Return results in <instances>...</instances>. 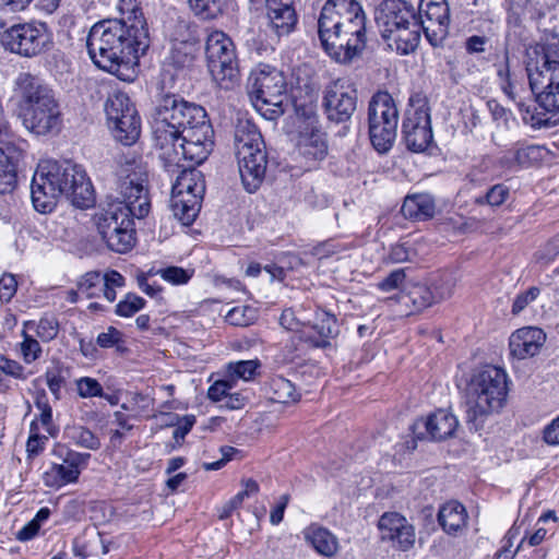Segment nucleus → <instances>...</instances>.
I'll return each mask as SVG.
<instances>
[{"label": "nucleus", "instance_id": "nucleus-1", "mask_svg": "<svg viewBox=\"0 0 559 559\" xmlns=\"http://www.w3.org/2000/svg\"><path fill=\"white\" fill-rule=\"evenodd\" d=\"M86 46L99 69L128 80L150 46L148 29L138 23L128 25L123 20H103L91 28Z\"/></svg>", "mask_w": 559, "mask_h": 559}, {"label": "nucleus", "instance_id": "nucleus-2", "mask_svg": "<svg viewBox=\"0 0 559 559\" xmlns=\"http://www.w3.org/2000/svg\"><path fill=\"white\" fill-rule=\"evenodd\" d=\"M367 16L357 0H326L318 17V34L326 53L341 63L359 57L367 46Z\"/></svg>", "mask_w": 559, "mask_h": 559}, {"label": "nucleus", "instance_id": "nucleus-3", "mask_svg": "<svg viewBox=\"0 0 559 559\" xmlns=\"http://www.w3.org/2000/svg\"><path fill=\"white\" fill-rule=\"evenodd\" d=\"M62 194L79 209L94 203V189L82 166L71 160L41 162L31 186L34 207L40 213H49Z\"/></svg>", "mask_w": 559, "mask_h": 559}, {"label": "nucleus", "instance_id": "nucleus-4", "mask_svg": "<svg viewBox=\"0 0 559 559\" xmlns=\"http://www.w3.org/2000/svg\"><path fill=\"white\" fill-rule=\"evenodd\" d=\"M509 377L504 369L486 365L475 371L466 386L465 421L469 430L483 428L487 418L507 404Z\"/></svg>", "mask_w": 559, "mask_h": 559}, {"label": "nucleus", "instance_id": "nucleus-5", "mask_svg": "<svg viewBox=\"0 0 559 559\" xmlns=\"http://www.w3.org/2000/svg\"><path fill=\"white\" fill-rule=\"evenodd\" d=\"M234 148L245 189L255 192L264 180L267 156L261 133L250 123L239 124L235 131Z\"/></svg>", "mask_w": 559, "mask_h": 559}, {"label": "nucleus", "instance_id": "nucleus-6", "mask_svg": "<svg viewBox=\"0 0 559 559\" xmlns=\"http://www.w3.org/2000/svg\"><path fill=\"white\" fill-rule=\"evenodd\" d=\"M117 191L121 200L130 206L135 218H144L151 210L148 193L150 171L142 157L127 155L117 170Z\"/></svg>", "mask_w": 559, "mask_h": 559}, {"label": "nucleus", "instance_id": "nucleus-7", "mask_svg": "<svg viewBox=\"0 0 559 559\" xmlns=\"http://www.w3.org/2000/svg\"><path fill=\"white\" fill-rule=\"evenodd\" d=\"M133 212L123 202H110L96 215V226L107 247L118 253L130 251L135 242Z\"/></svg>", "mask_w": 559, "mask_h": 559}, {"label": "nucleus", "instance_id": "nucleus-8", "mask_svg": "<svg viewBox=\"0 0 559 559\" xmlns=\"http://www.w3.org/2000/svg\"><path fill=\"white\" fill-rule=\"evenodd\" d=\"M206 117L204 107H154L151 126L154 146L160 154L175 157L174 141L180 135L188 119Z\"/></svg>", "mask_w": 559, "mask_h": 559}, {"label": "nucleus", "instance_id": "nucleus-9", "mask_svg": "<svg viewBox=\"0 0 559 559\" xmlns=\"http://www.w3.org/2000/svg\"><path fill=\"white\" fill-rule=\"evenodd\" d=\"M559 64L556 51H550L543 45H536L526 50V71L532 92L538 105L554 104L559 93V83L555 82V72Z\"/></svg>", "mask_w": 559, "mask_h": 559}, {"label": "nucleus", "instance_id": "nucleus-10", "mask_svg": "<svg viewBox=\"0 0 559 559\" xmlns=\"http://www.w3.org/2000/svg\"><path fill=\"white\" fill-rule=\"evenodd\" d=\"M0 41L11 52L35 57L51 49L52 33L44 22L15 24L0 34Z\"/></svg>", "mask_w": 559, "mask_h": 559}, {"label": "nucleus", "instance_id": "nucleus-11", "mask_svg": "<svg viewBox=\"0 0 559 559\" xmlns=\"http://www.w3.org/2000/svg\"><path fill=\"white\" fill-rule=\"evenodd\" d=\"M207 67L213 80L223 88H233L239 80L235 47L221 31H213L206 38Z\"/></svg>", "mask_w": 559, "mask_h": 559}, {"label": "nucleus", "instance_id": "nucleus-12", "mask_svg": "<svg viewBox=\"0 0 559 559\" xmlns=\"http://www.w3.org/2000/svg\"><path fill=\"white\" fill-rule=\"evenodd\" d=\"M246 87L251 103L283 105L287 81L282 70L261 62L250 71Z\"/></svg>", "mask_w": 559, "mask_h": 559}, {"label": "nucleus", "instance_id": "nucleus-13", "mask_svg": "<svg viewBox=\"0 0 559 559\" xmlns=\"http://www.w3.org/2000/svg\"><path fill=\"white\" fill-rule=\"evenodd\" d=\"M397 107H369V138L378 153L385 154L393 147L397 135Z\"/></svg>", "mask_w": 559, "mask_h": 559}, {"label": "nucleus", "instance_id": "nucleus-14", "mask_svg": "<svg viewBox=\"0 0 559 559\" xmlns=\"http://www.w3.org/2000/svg\"><path fill=\"white\" fill-rule=\"evenodd\" d=\"M419 20L421 29L433 47L445 39L450 24V9L447 0H420Z\"/></svg>", "mask_w": 559, "mask_h": 559}, {"label": "nucleus", "instance_id": "nucleus-15", "mask_svg": "<svg viewBox=\"0 0 559 559\" xmlns=\"http://www.w3.org/2000/svg\"><path fill=\"white\" fill-rule=\"evenodd\" d=\"M402 134L409 151L420 153L428 148L433 140L428 107H409L406 110Z\"/></svg>", "mask_w": 559, "mask_h": 559}, {"label": "nucleus", "instance_id": "nucleus-16", "mask_svg": "<svg viewBox=\"0 0 559 559\" xmlns=\"http://www.w3.org/2000/svg\"><path fill=\"white\" fill-rule=\"evenodd\" d=\"M459 426L457 418L445 409H438L427 418H419L412 425L417 440L442 441L452 437Z\"/></svg>", "mask_w": 559, "mask_h": 559}, {"label": "nucleus", "instance_id": "nucleus-17", "mask_svg": "<svg viewBox=\"0 0 559 559\" xmlns=\"http://www.w3.org/2000/svg\"><path fill=\"white\" fill-rule=\"evenodd\" d=\"M109 128L124 145H132L141 134V118L135 107H105Z\"/></svg>", "mask_w": 559, "mask_h": 559}, {"label": "nucleus", "instance_id": "nucleus-18", "mask_svg": "<svg viewBox=\"0 0 559 559\" xmlns=\"http://www.w3.org/2000/svg\"><path fill=\"white\" fill-rule=\"evenodd\" d=\"M416 19L415 9L404 0L382 1L376 16L382 36L393 33L402 26L414 24Z\"/></svg>", "mask_w": 559, "mask_h": 559}, {"label": "nucleus", "instance_id": "nucleus-19", "mask_svg": "<svg viewBox=\"0 0 559 559\" xmlns=\"http://www.w3.org/2000/svg\"><path fill=\"white\" fill-rule=\"evenodd\" d=\"M378 526L381 538L392 542L400 550L406 551L414 546L415 528L403 515L395 512L384 513Z\"/></svg>", "mask_w": 559, "mask_h": 559}, {"label": "nucleus", "instance_id": "nucleus-20", "mask_svg": "<svg viewBox=\"0 0 559 559\" xmlns=\"http://www.w3.org/2000/svg\"><path fill=\"white\" fill-rule=\"evenodd\" d=\"M17 116L23 126L37 135L60 130L61 114L58 107H20Z\"/></svg>", "mask_w": 559, "mask_h": 559}, {"label": "nucleus", "instance_id": "nucleus-21", "mask_svg": "<svg viewBox=\"0 0 559 559\" xmlns=\"http://www.w3.org/2000/svg\"><path fill=\"white\" fill-rule=\"evenodd\" d=\"M14 96L25 105H51L58 102L52 88L39 78L28 73H22L17 78Z\"/></svg>", "mask_w": 559, "mask_h": 559}, {"label": "nucleus", "instance_id": "nucleus-22", "mask_svg": "<svg viewBox=\"0 0 559 559\" xmlns=\"http://www.w3.org/2000/svg\"><path fill=\"white\" fill-rule=\"evenodd\" d=\"M546 341V334L539 328L526 326L511 334L509 348L512 357L526 359L537 355Z\"/></svg>", "mask_w": 559, "mask_h": 559}, {"label": "nucleus", "instance_id": "nucleus-23", "mask_svg": "<svg viewBox=\"0 0 559 559\" xmlns=\"http://www.w3.org/2000/svg\"><path fill=\"white\" fill-rule=\"evenodd\" d=\"M174 153L176 156L167 157L164 154L158 153L159 158L164 160L166 167H182V160H189L194 164L203 163L210 153L213 150L214 143H199L193 141H186V139L181 135L176 136V141H174Z\"/></svg>", "mask_w": 559, "mask_h": 559}, {"label": "nucleus", "instance_id": "nucleus-24", "mask_svg": "<svg viewBox=\"0 0 559 559\" xmlns=\"http://www.w3.org/2000/svg\"><path fill=\"white\" fill-rule=\"evenodd\" d=\"M317 114L313 107H287L284 119V131L295 141L296 138L318 128Z\"/></svg>", "mask_w": 559, "mask_h": 559}, {"label": "nucleus", "instance_id": "nucleus-25", "mask_svg": "<svg viewBox=\"0 0 559 559\" xmlns=\"http://www.w3.org/2000/svg\"><path fill=\"white\" fill-rule=\"evenodd\" d=\"M420 23L414 20V24L405 25L395 32L382 36L391 49H395L400 55H409L416 50L420 41Z\"/></svg>", "mask_w": 559, "mask_h": 559}, {"label": "nucleus", "instance_id": "nucleus-26", "mask_svg": "<svg viewBox=\"0 0 559 559\" xmlns=\"http://www.w3.org/2000/svg\"><path fill=\"white\" fill-rule=\"evenodd\" d=\"M450 285L444 290L432 293L430 286L424 284H416L412 286L408 292L400 295L399 300L404 305L412 304L414 310L420 311L431 305L449 298Z\"/></svg>", "mask_w": 559, "mask_h": 559}, {"label": "nucleus", "instance_id": "nucleus-27", "mask_svg": "<svg viewBox=\"0 0 559 559\" xmlns=\"http://www.w3.org/2000/svg\"><path fill=\"white\" fill-rule=\"evenodd\" d=\"M401 212L407 219L427 221L436 214V202L429 193H415L405 198Z\"/></svg>", "mask_w": 559, "mask_h": 559}, {"label": "nucleus", "instance_id": "nucleus-28", "mask_svg": "<svg viewBox=\"0 0 559 559\" xmlns=\"http://www.w3.org/2000/svg\"><path fill=\"white\" fill-rule=\"evenodd\" d=\"M438 522L443 531L450 535H457L467 525L465 507L457 501L444 503L438 512Z\"/></svg>", "mask_w": 559, "mask_h": 559}, {"label": "nucleus", "instance_id": "nucleus-29", "mask_svg": "<svg viewBox=\"0 0 559 559\" xmlns=\"http://www.w3.org/2000/svg\"><path fill=\"white\" fill-rule=\"evenodd\" d=\"M204 192L205 181L203 174L195 168L182 169L173 185L171 190V193L182 197L191 195L194 199H203Z\"/></svg>", "mask_w": 559, "mask_h": 559}, {"label": "nucleus", "instance_id": "nucleus-30", "mask_svg": "<svg viewBox=\"0 0 559 559\" xmlns=\"http://www.w3.org/2000/svg\"><path fill=\"white\" fill-rule=\"evenodd\" d=\"M295 142L299 154L307 160H321L328 154V144L319 128L296 138Z\"/></svg>", "mask_w": 559, "mask_h": 559}, {"label": "nucleus", "instance_id": "nucleus-31", "mask_svg": "<svg viewBox=\"0 0 559 559\" xmlns=\"http://www.w3.org/2000/svg\"><path fill=\"white\" fill-rule=\"evenodd\" d=\"M311 328L317 333V337L312 340V344L316 347L329 346L331 344L330 341L335 338L340 333L335 316L324 310H318L316 312V321Z\"/></svg>", "mask_w": 559, "mask_h": 559}, {"label": "nucleus", "instance_id": "nucleus-32", "mask_svg": "<svg viewBox=\"0 0 559 559\" xmlns=\"http://www.w3.org/2000/svg\"><path fill=\"white\" fill-rule=\"evenodd\" d=\"M305 538L314 550L324 557H332L338 549L337 538L326 528L319 525H310L305 531Z\"/></svg>", "mask_w": 559, "mask_h": 559}, {"label": "nucleus", "instance_id": "nucleus-33", "mask_svg": "<svg viewBox=\"0 0 559 559\" xmlns=\"http://www.w3.org/2000/svg\"><path fill=\"white\" fill-rule=\"evenodd\" d=\"M202 200L191 195L182 197L171 193L170 210L174 217L185 226L191 225L200 212Z\"/></svg>", "mask_w": 559, "mask_h": 559}, {"label": "nucleus", "instance_id": "nucleus-34", "mask_svg": "<svg viewBox=\"0 0 559 559\" xmlns=\"http://www.w3.org/2000/svg\"><path fill=\"white\" fill-rule=\"evenodd\" d=\"M267 26L274 33L277 39L289 35L296 27L298 16L295 9L266 14Z\"/></svg>", "mask_w": 559, "mask_h": 559}, {"label": "nucleus", "instance_id": "nucleus-35", "mask_svg": "<svg viewBox=\"0 0 559 559\" xmlns=\"http://www.w3.org/2000/svg\"><path fill=\"white\" fill-rule=\"evenodd\" d=\"M357 100L355 86L346 81L338 80L328 87L324 105H355Z\"/></svg>", "mask_w": 559, "mask_h": 559}, {"label": "nucleus", "instance_id": "nucleus-36", "mask_svg": "<svg viewBox=\"0 0 559 559\" xmlns=\"http://www.w3.org/2000/svg\"><path fill=\"white\" fill-rule=\"evenodd\" d=\"M555 154L542 145H528L518 148L513 154L514 162L521 167H530L537 163L551 162Z\"/></svg>", "mask_w": 559, "mask_h": 559}, {"label": "nucleus", "instance_id": "nucleus-37", "mask_svg": "<svg viewBox=\"0 0 559 559\" xmlns=\"http://www.w3.org/2000/svg\"><path fill=\"white\" fill-rule=\"evenodd\" d=\"M524 123L534 129L549 128L557 123L556 114L549 107H520Z\"/></svg>", "mask_w": 559, "mask_h": 559}, {"label": "nucleus", "instance_id": "nucleus-38", "mask_svg": "<svg viewBox=\"0 0 559 559\" xmlns=\"http://www.w3.org/2000/svg\"><path fill=\"white\" fill-rule=\"evenodd\" d=\"M202 120L193 123L191 119H188L187 123L181 130L180 135L186 139V141L199 142L201 144L205 143H214L213 141V128L210 121L201 118Z\"/></svg>", "mask_w": 559, "mask_h": 559}, {"label": "nucleus", "instance_id": "nucleus-39", "mask_svg": "<svg viewBox=\"0 0 559 559\" xmlns=\"http://www.w3.org/2000/svg\"><path fill=\"white\" fill-rule=\"evenodd\" d=\"M272 392V400L278 403H294L299 400L300 394L297 393L294 383L282 376L273 377L269 383Z\"/></svg>", "mask_w": 559, "mask_h": 559}, {"label": "nucleus", "instance_id": "nucleus-40", "mask_svg": "<svg viewBox=\"0 0 559 559\" xmlns=\"http://www.w3.org/2000/svg\"><path fill=\"white\" fill-rule=\"evenodd\" d=\"M80 469L76 466L63 461L62 464H55L49 472L45 474V483L48 486H61L67 483H73L79 478Z\"/></svg>", "mask_w": 559, "mask_h": 559}, {"label": "nucleus", "instance_id": "nucleus-41", "mask_svg": "<svg viewBox=\"0 0 559 559\" xmlns=\"http://www.w3.org/2000/svg\"><path fill=\"white\" fill-rule=\"evenodd\" d=\"M68 439L75 445L96 451L100 448L99 438L84 426H70L64 430Z\"/></svg>", "mask_w": 559, "mask_h": 559}, {"label": "nucleus", "instance_id": "nucleus-42", "mask_svg": "<svg viewBox=\"0 0 559 559\" xmlns=\"http://www.w3.org/2000/svg\"><path fill=\"white\" fill-rule=\"evenodd\" d=\"M191 11L201 20H213L222 14L226 0H188Z\"/></svg>", "mask_w": 559, "mask_h": 559}, {"label": "nucleus", "instance_id": "nucleus-43", "mask_svg": "<svg viewBox=\"0 0 559 559\" xmlns=\"http://www.w3.org/2000/svg\"><path fill=\"white\" fill-rule=\"evenodd\" d=\"M51 514L49 508H40L33 520L25 524L17 533L16 538L21 542L33 539L39 532L41 524L46 522Z\"/></svg>", "mask_w": 559, "mask_h": 559}, {"label": "nucleus", "instance_id": "nucleus-44", "mask_svg": "<svg viewBox=\"0 0 559 559\" xmlns=\"http://www.w3.org/2000/svg\"><path fill=\"white\" fill-rule=\"evenodd\" d=\"M260 367L259 360H239L228 364V377L235 383L236 380H251L257 369Z\"/></svg>", "mask_w": 559, "mask_h": 559}, {"label": "nucleus", "instance_id": "nucleus-45", "mask_svg": "<svg viewBox=\"0 0 559 559\" xmlns=\"http://www.w3.org/2000/svg\"><path fill=\"white\" fill-rule=\"evenodd\" d=\"M118 9L122 15L120 20L127 21L128 25L138 23L142 27H147L138 0H119Z\"/></svg>", "mask_w": 559, "mask_h": 559}, {"label": "nucleus", "instance_id": "nucleus-46", "mask_svg": "<svg viewBox=\"0 0 559 559\" xmlns=\"http://www.w3.org/2000/svg\"><path fill=\"white\" fill-rule=\"evenodd\" d=\"M255 309L249 306H238L230 309L225 320L236 326H247L255 320Z\"/></svg>", "mask_w": 559, "mask_h": 559}, {"label": "nucleus", "instance_id": "nucleus-47", "mask_svg": "<svg viewBox=\"0 0 559 559\" xmlns=\"http://www.w3.org/2000/svg\"><path fill=\"white\" fill-rule=\"evenodd\" d=\"M145 300L132 293L126 295L124 299L120 300L116 306V314L129 318L143 309Z\"/></svg>", "mask_w": 559, "mask_h": 559}, {"label": "nucleus", "instance_id": "nucleus-48", "mask_svg": "<svg viewBox=\"0 0 559 559\" xmlns=\"http://www.w3.org/2000/svg\"><path fill=\"white\" fill-rule=\"evenodd\" d=\"M103 286V277L99 272H88L79 282V290L87 298L97 296Z\"/></svg>", "mask_w": 559, "mask_h": 559}, {"label": "nucleus", "instance_id": "nucleus-49", "mask_svg": "<svg viewBox=\"0 0 559 559\" xmlns=\"http://www.w3.org/2000/svg\"><path fill=\"white\" fill-rule=\"evenodd\" d=\"M78 394L83 399L103 397L104 391L102 384L94 378L83 377L76 380Z\"/></svg>", "mask_w": 559, "mask_h": 559}, {"label": "nucleus", "instance_id": "nucleus-50", "mask_svg": "<svg viewBox=\"0 0 559 559\" xmlns=\"http://www.w3.org/2000/svg\"><path fill=\"white\" fill-rule=\"evenodd\" d=\"M156 274H159L162 278L174 285H182L189 282V280L192 277L193 271L179 266H168L158 270Z\"/></svg>", "mask_w": 559, "mask_h": 559}, {"label": "nucleus", "instance_id": "nucleus-51", "mask_svg": "<svg viewBox=\"0 0 559 559\" xmlns=\"http://www.w3.org/2000/svg\"><path fill=\"white\" fill-rule=\"evenodd\" d=\"M8 167L4 151L0 147V194L11 192L16 183V176L13 175L12 169Z\"/></svg>", "mask_w": 559, "mask_h": 559}, {"label": "nucleus", "instance_id": "nucleus-52", "mask_svg": "<svg viewBox=\"0 0 559 559\" xmlns=\"http://www.w3.org/2000/svg\"><path fill=\"white\" fill-rule=\"evenodd\" d=\"M509 197V189L503 185L492 186L484 197L476 199V203H487L490 206L501 205Z\"/></svg>", "mask_w": 559, "mask_h": 559}, {"label": "nucleus", "instance_id": "nucleus-53", "mask_svg": "<svg viewBox=\"0 0 559 559\" xmlns=\"http://www.w3.org/2000/svg\"><path fill=\"white\" fill-rule=\"evenodd\" d=\"M59 331L58 321L55 318H41L36 328L37 336L44 341L49 342L53 340Z\"/></svg>", "mask_w": 559, "mask_h": 559}, {"label": "nucleus", "instance_id": "nucleus-54", "mask_svg": "<svg viewBox=\"0 0 559 559\" xmlns=\"http://www.w3.org/2000/svg\"><path fill=\"white\" fill-rule=\"evenodd\" d=\"M416 251L407 243H396L392 246L388 260L391 263H403L407 261H414Z\"/></svg>", "mask_w": 559, "mask_h": 559}, {"label": "nucleus", "instance_id": "nucleus-55", "mask_svg": "<svg viewBox=\"0 0 559 559\" xmlns=\"http://www.w3.org/2000/svg\"><path fill=\"white\" fill-rule=\"evenodd\" d=\"M539 293V288L533 286L530 287L526 292L519 294L512 304V314H520L527 306H530L538 297Z\"/></svg>", "mask_w": 559, "mask_h": 559}, {"label": "nucleus", "instance_id": "nucleus-56", "mask_svg": "<svg viewBox=\"0 0 559 559\" xmlns=\"http://www.w3.org/2000/svg\"><path fill=\"white\" fill-rule=\"evenodd\" d=\"M234 385L235 383L229 378L217 380L209 388L207 396L214 402H221L224 399H227L229 391L234 388Z\"/></svg>", "mask_w": 559, "mask_h": 559}, {"label": "nucleus", "instance_id": "nucleus-57", "mask_svg": "<svg viewBox=\"0 0 559 559\" xmlns=\"http://www.w3.org/2000/svg\"><path fill=\"white\" fill-rule=\"evenodd\" d=\"M21 350L24 360L27 364H31L38 359L41 354V347L38 341L27 335L24 337V341L21 344Z\"/></svg>", "mask_w": 559, "mask_h": 559}, {"label": "nucleus", "instance_id": "nucleus-58", "mask_svg": "<svg viewBox=\"0 0 559 559\" xmlns=\"http://www.w3.org/2000/svg\"><path fill=\"white\" fill-rule=\"evenodd\" d=\"M122 342V333L114 326H109L106 332L98 334L96 343L102 348L119 346Z\"/></svg>", "mask_w": 559, "mask_h": 559}, {"label": "nucleus", "instance_id": "nucleus-59", "mask_svg": "<svg viewBox=\"0 0 559 559\" xmlns=\"http://www.w3.org/2000/svg\"><path fill=\"white\" fill-rule=\"evenodd\" d=\"M47 440V437L40 436L37 432H34L28 437L26 442V453L28 461H32L44 451Z\"/></svg>", "mask_w": 559, "mask_h": 559}, {"label": "nucleus", "instance_id": "nucleus-60", "mask_svg": "<svg viewBox=\"0 0 559 559\" xmlns=\"http://www.w3.org/2000/svg\"><path fill=\"white\" fill-rule=\"evenodd\" d=\"M17 287V282L12 274H4L0 278V299L3 301H10L14 296Z\"/></svg>", "mask_w": 559, "mask_h": 559}, {"label": "nucleus", "instance_id": "nucleus-61", "mask_svg": "<svg viewBox=\"0 0 559 559\" xmlns=\"http://www.w3.org/2000/svg\"><path fill=\"white\" fill-rule=\"evenodd\" d=\"M355 107H323L328 119L335 123L344 122L350 118Z\"/></svg>", "mask_w": 559, "mask_h": 559}, {"label": "nucleus", "instance_id": "nucleus-62", "mask_svg": "<svg viewBox=\"0 0 559 559\" xmlns=\"http://www.w3.org/2000/svg\"><path fill=\"white\" fill-rule=\"evenodd\" d=\"M0 370L16 379H25L24 368L15 360L0 357Z\"/></svg>", "mask_w": 559, "mask_h": 559}, {"label": "nucleus", "instance_id": "nucleus-63", "mask_svg": "<svg viewBox=\"0 0 559 559\" xmlns=\"http://www.w3.org/2000/svg\"><path fill=\"white\" fill-rule=\"evenodd\" d=\"M405 278L404 270H395L389 274L380 284L379 288L383 292H390L400 287Z\"/></svg>", "mask_w": 559, "mask_h": 559}, {"label": "nucleus", "instance_id": "nucleus-64", "mask_svg": "<svg viewBox=\"0 0 559 559\" xmlns=\"http://www.w3.org/2000/svg\"><path fill=\"white\" fill-rule=\"evenodd\" d=\"M238 452L239 451L236 448L228 447V445L222 447L221 448L222 459L216 462L204 463L203 467L206 471H217V469L222 468L227 462H229L233 459V456L235 454H237Z\"/></svg>", "mask_w": 559, "mask_h": 559}]
</instances>
